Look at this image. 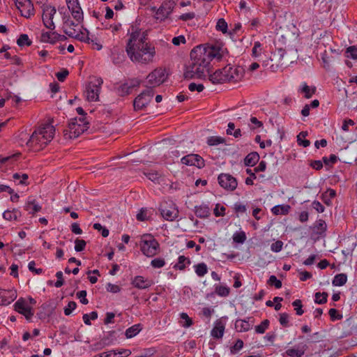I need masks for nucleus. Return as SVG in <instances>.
Segmentation results:
<instances>
[{"label":"nucleus","instance_id":"11","mask_svg":"<svg viewBox=\"0 0 357 357\" xmlns=\"http://www.w3.org/2000/svg\"><path fill=\"white\" fill-rule=\"evenodd\" d=\"M166 71L162 68H156L146 77L147 82L150 85L149 88L153 89L155 86L162 84L167 79Z\"/></svg>","mask_w":357,"mask_h":357},{"label":"nucleus","instance_id":"27","mask_svg":"<svg viewBox=\"0 0 357 357\" xmlns=\"http://www.w3.org/2000/svg\"><path fill=\"white\" fill-rule=\"evenodd\" d=\"M195 213L199 218H206L210 215V208L207 204L196 206Z\"/></svg>","mask_w":357,"mask_h":357},{"label":"nucleus","instance_id":"1","mask_svg":"<svg viewBox=\"0 0 357 357\" xmlns=\"http://www.w3.org/2000/svg\"><path fill=\"white\" fill-rule=\"evenodd\" d=\"M225 53L226 50L220 45L194 47L190 52V61L185 66V78L205 79L211 69V61H220Z\"/></svg>","mask_w":357,"mask_h":357},{"label":"nucleus","instance_id":"19","mask_svg":"<svg viewBox=\"0 0 357 357\" xmlns=\"http://www.w3.org/2000/svg\"><path fill=\"white\" fill-rule=\"evenodd\" d=\"M17 296V291L15 289H2L0 295V305H8L14 301Z\"/></svg>","mask_w":357,"mask_h":357},{"label":"nucleus","instance_id":"36","mask_svg":"<svg viewBox=\"0 0 357 357\" xmlns=\"http://www.w3.org/2000/svg\"><path fill=\"white\" fill-rule=\"evenodd\" d=\"M179 324L183 328H189L193 324L192 319L185 312L179 314Z\"/></svg>","mask_w":357,"mask_h":357},{"label":"nucleus","instance_id":"63","mask_svg":"<svg viewBox=\"0 0 357 357\" xmlns=\"http://www.w3.org/2000/svg\"><path fill=\"white\" fill-rule=\"evenodd\" d=\"M326 224L324 220H319L316 222L315 229L319 233L324 232L326 230Z\"/></svg>","mask_w":357,"mask_h":357},{"label":"nucleus","instance_id":"15","mask_svg":"<svg viewBox=\"0 0 357 357\" xmlns=\"http://www.w3.org/2000/svg\"><path fill=\"white\" fill-rule=\"evenodd\" d=\"M15 5L22 16L29 18L34 15V8L31 0H16Z\"/></svg>","mask_w":357,"mask_h":357},{"label":"nucleus","instance_id":"18","mask_svg":"<svg viewBox=\"0 0 357 357\" xmlns=\"http://www.w3.org/2000/svg\"><path fill=\"white\" fill-rule=\"evenodd\" d=\"M181 162L186 165L195 166L199 169L204 167V159L197 154H188L181 158Z\"/></svg>","mask_w":357,"mask_h":357},{"label":"nucleus","instance_id":"34","mask_svg":"<svg viewBox=\"0 0 357 357\" xmlns=\"http://www.w3.org/2000/svg\"><path fill=\"white\" fill-rule=\"evenodd\" d=\"M347 275L345 273H339L335 275L332 280V284L335 287H341L346 284Z\"/></svg>","mask_w":357,"mask_h":357},{"label":"nucleus","instance_id":"52","mask_svg":"<svg viewBox=\"0 0 357 357\" xmlns=\"http://www.w3.org/2000/svg\"><path fill=\"white\" fill-rule=\"evenodd\" d=\"M243 347V340L238 339V340H236L235 344L232 347H231L230 352H231V354H236Z\"/></svg>","mask_w":357,"mask_h":357},{"label":"nucleus","instance_id":"32","mask_svg":"<svg viewBox=\"0 0 357 357\" xmlns=\"http://www.w3.org/2000/svg\"><path fill=\"white\" fill-rule=\"evenodd\" d=\"M259 160V155L256 152H252L247 155L244 159L245 166L253 167Z\"/></svg>","mask_w":357,"mask_h":357},{"label":"nucleus","instance_id":"43","mask_svg":"<svg viewBox=\"0 0 357 357\" xmlns=\"http://www.w3.org/2000/svg\"><path fill=\"white\" fill-rule=\"evenodd\" d=\"M304 353V349L291 348L286 351V354L290 357H301Z\"/></svg>","mask_w":357,"mask_h":357},{"label":"nucleus","instance_id":"56","mask_svg":"<svg viewBox=\"0 0 357 357\" xmlns=\"http://www.w3.org/2000/svg\"><path fill=\"white\" fill-rule=\"evenodd\" d=\"M225 211L226 208L224 206L217 204L213 210V213L215 217L224 216L225 215Z\"/></svg>","mask_w":357,"mask_h":357},{"label":"nucleus","instance_id":"9","mask_svg":"<svg viewBox=\"0 0 357 357\" xmlns=\"http://www.w3.org/2000/svg\"><path fill=\"white\" fill-rule=\"evenodd\" d=\"M154 95L153 89L148 88L139 94L133 101V107L135 111L146 108L151 101Z\"/></svg>","mask_w":357,"mask_h":357},{"label":"nucleus","instance_id":"35","mask_svg":"<svg viewBox=\"0 0 357 357\" xmlns=\"http://www.w3.org/2000/svg\"><path fill=\"white\" fill-rule=\"evenodd\" d=\"M193 268L198 277H203L208 273V266L204 262L195 264Z\"/></svg>","mask_w":357,"mask_h":357},{"label":"nucleus","instance_id":"55","mask_svg":"<svg viewBox=\"0 0 357 357\" xmlns=\"http://www.w3.org/2000/svg\"><path fill=\"white\" fill-rule=\"evenodd\" d=\"M347 56L352 59H357V47L350 46L347 49L346 51Z\"/></svg>","mask_w":357,"mask_h":357},{"label":"nucleus","instance_id":"47","mask_svg":"<svg viewBox=\"0 0 357 357\" xmlns=\"http://www.w3.org/2000/svg\"><path fill=\"white\" fill-rule=\"evenodd\" d=\"M215 28L218 31L226 33L227 32L228 25L225 19L220 18L218 20Z\"/></svg>","mask_w":357,"mask_h":357},{"label":"nucleus","instance_id":"48","mask_svg":"<svg viewBox=\"0 0 357 357\" xmlns=\"http://www.w3.org/2000/svg\"><path fill=\"white\" fill-rule=\"evenodd\" d=\"M232 238L234 243H243L246 240V235L244 231H236Z\"/></svg>","mask_w":357,"mask_h":357},{"label":"nucleus","instance_id":"7","mask_svg":"<svg viewBox=\"0 0 357 357\" xmlns=\"http://www.w3.org/2000/svg\"><path fill=\"white\" fill-rule=\"evenodd\" d=\"M102 83L103 81L100 77H93L89 82L84 91L88 101L95 102L99 100V94Z\"/></svg>","mask_w":357,"mask_h":357},{"label":"nucleus","instance_id":"58","mask_svg":"<svg viewBox=\"0 0 357 357\" xmlns=\"http://www.w3.org/2000/svg\"><path fill=\"white\" fill-rule=\"evenodd\" d=\"M151 265L155 268H160L165 265V261L162 258H155L151 261Z\"/></svg>","mask_w":357,"mask_h":357},{"label":"nucleus","instance_id":"54","mask_svg":"<svg viewBox=\"0 0 357 357\" xmlns=\"http://www.w3.org/2000/svg\"><path fill=\"white\" fill-rule=\"evenodd\" d=\"M246 173L248 174H249L250 176L246 178L245 183L246 185H252L254 184L253 180L257 178V176L255 175L256 172H255L254 170L248 168L246 169Z\"/></svg>","mask_w":357,"mask_h":357},{"label":"nucleus","instance_id":"17","mask_svg":"<svg viewBox=\"0 0 357 357\" xmlns=\"http://www.w3.org/2000/svg\"><path fill=\"white\" fill-rule=\"evenodd\" d=\"M140 81L138 79H131L125 83L121 84L117 88V92L119 96H125L130 94L132 89L139 87Z\"/></svg>","mask_w":357,"mask_h":357},{"label":"nucleus","instance_id":"4","mask_svg":"<svg viewBox=\"0 0 357 357\" xmlns=\"http://www.w3.org/2000/svg\"><path fill=\"white\" fill-rule=\"evenodd\" d=\"M244 75V70L241 66L227 65L221 69L210 74L208 79L213 84H221L227 82H236L240 81Z\"/></svg>","mask_w":357,"mask_h":357},{"label":"nucleus","instance_id":"40","mask_svg":"<svg viewBox=\"0 0 357 357\" xmlns=\"http://www.w3.org/2000/svg\"><path fill=\"white\" fill-rule=\"evenodd\" d=\"M319 105V102L318 100H314L311 102L310 105H305L303 109L301 110V114L303 116H308L310 114V108H317Z\"/></svg>","mask_w":357,"mask_h":357},{"label":"nucleus","instance_id":"39","mask_svg":"<svg viewBox=\"0 0 357 357\" xmlns=\"http://www.w3.org/2000/svg\"><path fill=\"white\" fill-rule=\"evenodd\" d=\"M28 175L26 174L15 173L13 175V178L15 181L17 182V185H28Z\"/></svg>","mask_w":357,"mask_h":357},{"label":"nucleus","instance_id":"50","mask_svg":"<svg viewBox=\"0 0 357 357\" xmlns=\"http://www.w3.org/2000/svg\"><path fill=\"white\" fill-rule=\"evenodd\" d=\"M84 323L86 325L90 326L91 324L90 319L96 320L98 319V313L96 311L91 312L90 314H84L82 317Z\"/></svg>","mask_w":357,"mask_h":357},{"label":"nucleus","instance_id":"62","mask_svg":"<svg viewBox=\"0 0 357 357\" xmlns=\"http://www.w3.org/2000/svg\"><path fill=\"white\" fill-rule=\"evenodd\" d=\"M328 314L332 321L340 320L342 319V315L338 313V311L335 308H331L328 311Z\"/></svg>","mask_w":357,"mask_h":357},{"label":"nucleus","instance_id":"5","mask_svg":"<svg viewBox=\"0 0 357 357\" xmlns=\"http://www.w3.org/2000/svg\"><path fill=\"white\" fill-rule=\"evenodd\" d=\"M139 246L140 250L147 257H153L158 252L160 245L156 239L151 234H144L141 236Z\"/></svg>","mask_w":357,"mask_h":357},{"label":"nucleus","instance_id":"51","mask_svg":"<svg viewBox=\"0 0 357 357\" xmlns=\"http://www.w3.org/2000/svg\"><path fill=\"white\" fill-rule=\"evenodd\" d=\"M80 23H75L74 21L71 20L69 15H64L63 17V25L68 24V26H72L76 29H81L79 26Z\"/></svg>","mask_w":357,"mask_h":357},{"label":"nucleus","instance_id":"49","mask_svg":"<svg viewBox=\"0 0 357 357\" xmlns=\"http://www.w3.org/2000/svg\"><path fill=\"white\" fill-rule=\"evenodd\" d=\"M17 43L19 46H29L31 44V41L29 39L28 35L21 34L17 40Z\"/></svg>","mask_w":357,"mask_h":357},{"label":"nucleus","instance_id":"53","mask_svg":"<svg viewBox=\"0 0 357 357\" xmlns=\"http://www.w3.org/2000/svg\"><path fill=\"white\" fill-rule=\"evenodd\" d=\"M262 49H261V44L257 41L254 43V46L252 47V55L254 57H258L261 54Z\"/></svg>","mask_w":357,"mask_h":357},{"label":"nucleus","instance_id":"60","mask_svg":"<svg viewBox=\"0 0 357 357\" xmlns=\"http://www.w3.org/2000/svg\"><path fill=\"white\" fill-rule=\"evenodd\" d=\"M250 128L252 130L257 129L263 126V123L261 121H259L256 117L252 116L250 119Z\"/></svg>","mask_w":357,"mask_h":357},{"label":"nucleus","instance_id":"29","mask_svg":"<svg viewBox=\"0 0 357 357\" xmlns=\"http://www.w3.org/2000/svg\"><path fill=\"white\" fill-rule=\"evenodd\" d=\"M144 174L149 180L155 183L160 184L161 182L164 181V178L162 174L157 171L150 170L144 173Z\"/></svg>","mask_w":357,"mask_h":357},{"label":"nucleus","instance_id":"20","mask_svg":"<svg viewBox=\"0 0 357 357\" xmlns=\"http://www.w3.org/2000/svg\"><path fill=\"white\" fill-rule=\"evenodd\" d=\"M254 324L252 317H247L245 319H236L234 324L235 329L238 332H246L250 330Z\"/></svg>","mask_w":357,"mask_h":357},{"label":"nucleus","instance_id":"59","mask_svg":"<svg viewBox=\"0 0 357 357\" xmlns=\"http://www.w3.org/2000/svg\"><path fill=\"white\" fill-rule=\"evenodd\" d=\"M75 250L77 252H81L84 250L86 247V241L83 239H76L75 241Z\"/></svg>","mask_w":357,"mask_h":357},{"label":"nucleus","instance_id":"57","mask_svg":"<svg viewBox=\"0 0 357 357\" xmlns=\"http://www.w3.org/2000/svg\"><path fill=\"white\" fill-rule=\"evenodd\" d=\"M292 305L294 307V310H296V313L297 315L301 316L304 313V311L302 310V301L300 299L295 300L292 303Z\"/></svg>","mask_w":357,"mask_h":357},{"label":"nucleus","instance_id":"46","mask_svg":"<svg viewBox=\"0 0 357 357\" xmlns=\"http://www.w3.org/2000/svg\"><path fill=\"white\" fill-rule=\"evenodd\" d=\"M269 324L270 322L268 319H264L259 325L255 326V332L259 334L264 333L268 329Z\"/></svg>","mask_w":357,"mask_h":357},{"label":"nucleus","instance_id":"13","mask_svg":"<svg viewBox=\"0 0 357 357\" xmlns=\"http://www.w3.org/2000/svg\"><path fill=\"white\" fill-rule=\"evenodd\" d=\"M219 185L227 191H234L238 185L237 180L229 174L222 173L218 177Z\"/></svg>","mask_w":357,"mask_h":357},{"label":"nucleus","instance_id":"30","mask_svg":"<svg viewBox=\"0 0 357 357\" xmlns=\"http://www.w3.org/2000/svg\"><path fill=\"white\" fill-rule=\"evenodd\" d=\"M190 263V259L188 257L181 255L178 257V261L174 265L173 268L176 270L183 271Z\"/></svg>","mask_w":357,"mask_h":357},{"label":"nucleus","instance_id":"24","mask_svg":"<svg viewBox=\"0 0 357 357\" xmlns=\"http://www.w3.org/2000/svg\"><path fill=\"white\" fill-rule=\"evenodd\" d=\"M24 210L28 211L29 213L34 215L36 213L40 211L42 207L36 202L34 199L29 197L24 206Z\"/></svg>","mask_w":357,"mask_h":357},{"label":"nucleus","instance_id":"25","mask_svg":"<svg viewBox=\"0 0 357 357\" xmlns=\"http://www.w3.org/2000/svg\"><path fill=\"white\" fill-rule=\"evenodd\" d=\"M21 216V211L15 208L12 210H6L3 213V218L8 221H18Z\"/></svg>","mask_w":357,"mask_h":357},{"label":"nucleus","instance_id":"41","mask_svg":"<svg viewBox=\"0 0 357 357\" xmlns=\"http://www.w3.org/2000/svg\"><path fill=\"white\" fill-rule=\"evenodd\" d=\"M215 292L220 296L226 297L229 296L230 293V289L227 286L217 284L215 286Z\"/></svg>","mask_w":357,"mask_h":357},{"label":"nucleus","instance_id":"16","mask_svg":"<svg viewBox=\"0 0 357 357\" xmlns=\"http://www.w3.org/2000/svg\"><path fill=\"white\" fill-rule=\"evenodd\" d=\"M66 4L75 20L78 23H82L84 20V14L78 0H66Z\"/></svg>","mask_w":357,"mask_h":357},{"label":"nucleus","instance_id":"23","mask_svg":"<svg viewBox=\"0 0 357 357\" xmlns=\"http://www.w3.org/2000/svg\"><path fill=\"white\" fill-rule=\"evenodd\" d=\"M172 12V4L170 3L165 2L160 6L158 11L156 12V17L157 19H160V20H165L170 15Z\"/></svg>","mask_w":357,"mask_h":357},{"label":"nucleus","instance_id":"45","mask_svg":"<svg viewBox=\"0 0 357 357\" xmlns=\"http://www.w3.org/2000/svg\"><path fill=\"white\" fill-rule=\"evenodd\" d=\"M225 139L219 136H212L207 139V144L209 146H217L225 143Z\"/></svg>","mask_w":357,"mask_h":357},{"label":"nucleus","instance_id":"10","mask_svg":"<svg viewBox=\"0 0 357 357\" xmlns=\"http://www.w3.org/2000/svg\"><path fill=\"white\" fill-rule=\"evenodd\" d=\"M42 20L44 26L48 29L52 31L54 30L56 26L53 22V19L56 13L55 7L44 4L42 6Z\"/></svg>","mask_w":357,"mask_h":357},{"label":"nucleus","instance_id":"38","mask_svg":"<svg viewBox=\"0 0 357 357\" xmlns=\"http://www.w3.org/2000/svg\"><path fill=\"white\" fill-rule=\"evenodd\" d=\"M289 205H278L273 207L271 211L275 215H286L289 213Z\"/></svg>","mask_w":357,"mask_h":357},{"label":"nucleus","instance_id":"64","mask_svg":"<svg viewBox=\"0 0 357 357\" xmlns=\"http://www.w3.org/2000/svg\"><path fill=\"white\" fill-rule=\"evenodd\" d=\"M322 160L326 165H331L337 162V157L334 154H331L328 158L324 157Z\"/></svg>","mask_w":357,"mask_h":357},{"label":"nucleus","instance_id":"44","mask_svg":"<svg viewBox=\"0 0 357 357\" xmlns=\"http://www.w3.org/2000/svg\"><path fill=\"white\" fill-rule=\"evenodd\" d=\"M327 298L326 292H317L314 295V302L317 304H324L327 302Z\"/></svg>","mask_w":357,"mask_h":357},{"label":"nucleus","instance_id":"22","mask_svg":"<svg viewBox=\"0 0 357 357\" xmlns=\"http://www.w3.org/2000/svg\"><path fill=\"white\" fill-rule=\"evenodd\" d=\"M225 329V322L222 319H218L211 331V335L214 338L220 339L224 335Z\"/></svg>","mask_w":357,"mask_h":357},{"label":"nucleus","instance_id":"3","mask_svg":"<svg viewBox=\"0 0 357 357\" xmlns=\"http://www.w3.org/2000/svg\"><path fill=\"white\" fill-rule=\"evenodd\" d=\"M54 134L53 125L49 123L42 124L35 130L26 144L33 151H39L53 139Z\"/></svg>","mask_w":357,"mask_h":357},{"label":"nucleus","instance_id":"26","mask_svg":"<svg viewBox=\"0 0 357 357\" xmlns=\"http://www.w3.org/2000/svg\"><path fill=\"white\" fill-rule=\"evenodd\" d=\"M316 90L315 86H310L307 83L303 82L298 89V92L303 94L304 98L309 99L315 93Z\"/></svg>","mask_w":357,"mask_h":357},{"label":"nucleus","instance_id":"33","mask_svg":"<svg viewBox=\"0 0 357 357\" xmlns=\"http://www.w3.org/2000/svg\"><path fill=\"white\" fill-rule=\"evenodd\" d=\"M81 42L87 43L89 44L93 50H100L102 48V45L100 40L93 36H89V32L88 31V40H80Z\"/></svg>","mask_w":357,"mask_h":357},{"label":"nucleus","instance_id":"12","mask_svg":"<svg viewBox=\"0 0 357 357\" xmlns=\"http://www.w3.org/2000/svg\"><path fill=\"white\" fill-rule=\"evenodd\" d=\"M63 31L68 37L75 38L79 41L88 40V30L81 26V29H76L68 26V24L63 25Z\"/></svg>","mask_w":357,"mask_h":357},{"label":"nucleus","instance_id":"14","mask_svg":"<svg viewBox=\"0 0 357 357\" xmlns=\"http://www.w3.org/2000/svg\"><path fill=\"white\" fill-rule=\"evenodd\" d=\"M14 310L24 315L27 320H30L34 314L31 305H29L24 298H19L13 305Z\"/></svg>","mask_w":357,"mask_h":357},{"label":"nucleus","instance_id":"2","mask_svg":"<svg viewBox=\"0 0 357 357\" xmlns=\"http://www.w3.org/2000/svg\"><path fill=\"white\" fill-rule=\"evenodd\" d=\"M126 52L132 62L142 64L153 62L156 54L155 46L147 41L144 33L139 30H135L130 33Z\"/></svg>","mask_w":357,"mask_h":357},{"label":"nucleus","instance_id":"42","mask_svg":"<svg viewBox=\"0 0 357 357\" xmlns=\"http://www.w3.org/2000/svg\"><path fill=\"white\" fill-rule=\"evenodd\" d=\"M307 136L306 132H301L297 136V142L298 145L303 146V147H307L310 144V142L308 139H305Z\"/></svg>","mask_w":357,"mask_h":357},{"label":"nucleus","instance_id":"31","mask_svg":"<svg viewBox=\"0 0 357 357\" xmlns=\"http://www.w3.org/2000/svg\"><path fill=\"white\" fill-rule=\"evenodd\" d=\"M336 196V192L335 190L328 188L321 195V199L327 206H330L332 204V200Z\"/></svg>","mask_w":357,"mask_h":357},{"label":"nucleus","instance_id":"37","mask_svg":"<svg viewBox=\"0 0 357 357\" xmlns=\"http://www.w3.org/2000/svg\"><path fill=\"white\" fill-rule=\"evenodd\" d=\"M142 330L140 324H135L126 331V336L127 338H132L137 335Z\"/></svg>","mask_w":357,"mask_h":357},{"label":"nucleus","instance_id":"28","mask_svg":"<svg viewBox=\"0 0 357 357\" xmlns=\"http://www.w3.org/2000/svg\"><path fill=\"white\" fill-rule=\"evenodd\" d=\"M57 32L56 31H44L42 32L40 40L43 43H50L54 44L57 42Z\"/></svg>","mask_w":357,"mask_h":357},{"label":"nucleus","instance_id":"8","mask_svg":"<svg viewBox=\"0 0 357 357\" xmlns=\"http://www.w3.org/2000/svg\"><path fill=\"white\" fill-rule=\"evenodd\" d=\"M159 211L162 217L167 221H174L178 216V210L172 201H163L160 204Z\"/></svg>","mask_w":357,"mask_h":357},{"label":"nucleus","instance_id":"6","mask_svg":"<svg viewBox=\"0 0 357 357\" xmlns=\"http://www.w3.org/2000/svg\"><path fill=\"white\" fill-rule=\"evenodd\" d=\"M89 123L86 122L83 117L79 119H75L68 124L63 133L66 139H75L89 128Z\"/></svg>","mask_w":357,"mask_h":357},{"label":"nucleus","instance_id":"21","mask_svg":"<svg viewBox=\"0 0 357 357\" xmlns=\"http://www.w3.org/2000/svg\"><path fill=\"white\" fill-rule=\"evenodd\" d=\"M131 284L138 289H145L151 287L153 282L151 280L144 278L142 275H137L132 279Z\"/></svg>","mask_w":357,"mask_h":357},{"label":"nucleus","instance_id":"61","mask_svg":"<svg viewBox=\"0 0 357 357\" xmlns=\"http://www.w3.org/2000/svg\"><path fill=\"white\" fill-rule=\"evenodd\" d=\"M268 283L270 285L275 286L276 289H280L282 287V282L280 280H278L275 275L270 276Z\"/></svg>","mask_w":357,"mask_h":357}]
</instances>
